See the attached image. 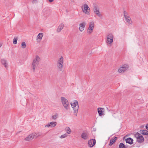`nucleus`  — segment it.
<instances>
[{
  "mask_svg": "<svg viewBox=\"0 0 148 148\" xmlns=\"http://www.w3.org/2000/svg\"><path fill=\"white\" fill-rule=\"evenodd\" d=\"M40 61V57L38 56H36L34 58L31 65V67L34 71L38 66Z\"/></svg>",
  "mask_w": 148,
  "mask_h": 148,
  "instance_id": "f257e3e1",
  "label": "nucleus"
},
{
  "mask_svg": "<svg viewBox=\"0 0 148 148\" xmlns=\"http://www.w3.org/2000/svg\"><path fill=\"white\" fill-rule=\"evenodd\" d=\"M64 58L62 56H61L57 60L56 66L58 70L60 71H62L63 67Z\"/></svg>",
  "mask_w": 148,
  "mask_h": 148,
  "instance_id": "f03ea898",
  "label": "nucleus"
},
{
  "mask_svg": "<svg viewBox=\"0 0 148 148\" xmlns=\"http://www.w3.org/2000/svg\"><path fill=\"white\" fill-rule=\"evenodd\" d=\"M71 105L74 110V114L75 116H77L79 109V105L78 101L75 100L74 102L71 103Z\"/></svg>",
  "mask_w": 148,
  "mask_h": 148,
  "instance_id": "7ed1b4c3",
  "label": "nucleus"
},
{
  "mask_svg": "<svg viewBox=\"0 0 148 148\" xmlns=\"http://www.w3.org/2000/svg\"><path fill=\"white\" fill-rule=\"evenodd\" d=\"M124 17L126 22L127 23L128 25H132V21L131 19L130 16L128 15V13L125 11L123 12Z\"/></svg>",
  "mask_w": 148,
  "mask_h": 148,
  "instance_id": "20e7f679",
  "label": "nucleus"
},
{
  "mask_svg": "<svg viewBox=\"0 0 148 148\" xmlns=\"http://www.w3.org/2000/svg\"><path fill=\"white\" fill-rule=\"evenodd\" d=\"M61 99L64 107L66 110H68L69 108V105L68 100L64 97H61Z\"/></svg>",
  "mask_w": 148,
  "mask_h": 148,
  "instance_id": "39448f33",
  "label": "nucleus"
},
{
  "mask_svg": "<svg viewBox=\"0 0 148 148\" xmlns=\"http://www.w3.org/2000/svg\"><path fill=\"white\" fill-rule=\"evenodd\" d=\"M81 7L84 13L88 15L90 14V8L87 4L86 3L84 4Z\"/></svg>",
  "mask_w": 148,
  "mask_h": 148,
  "instance_id": "423d86ee",
  "label": "nucleus"
},
{
  "mask_svg": "<svg viewBox=\"0 0 148 148\" xmlns=\"http://www.w3.org/2000/svg\"><path fill=\"white\" fill-rule=\"evenodd\" d=\"M113 35L112 33H109L107 36L106 43L111 46L113 42Z\"/></svg>",
  "mask_w": 148,
  "mask_h": 148,
  "instance_id": "0eeeda50",
  "label": "nucleus"
},
{
  "mask_svg": "<svg viewBox=\"0 0 148 148\" xmlns=\"http://www.w3.org/2000/svg\"><path fill=\"white\" fill-rule=\"evenodd\" d=\"M94 24L93 21L90 22L89 23V27L87 30V32L88 34H91L93 32L94 28Z\"/></svg>",
  "mask_w": 148,
  "mask_h": 148,
  "instance_id": "6e6552de",
  "label": "nucleus"
},
{
  "mask_svg": "<svg viewBox=\"0 0 148 148\" xmlns=\"http://www.w3.org/2000/svg\"><path fill=\"white\" fill-rule=\"evenodd\" d=\"M39 135H37L36 133H33L29 134L27 137L25 139V140L26 141H30L32 140L33 138H36Z\"/></svg>",
  "mask_w": 148,
  "mask_h": 148,
  "instance_id": "1a4fd4ad",
  "label": "nucleus"
},
{
  "mask_svg": "<svg viewBox=\"0 0 148 148\" xmlns=\"http://www.w3.org/2000/svg\"><path fill=\"white\" fill-rule=\"evenodd\" d=\"M135 136L137 138V141L138 142L141 143L144 141V138L143 136L139 133L137 132L135 134Z\"/></svg>",
  "mask_w": 148,
  "mask_h": 148,
  "instance_id": "9d476101",
  "label": "nucleus"
},
{
  "mask_svg": "<svg viewBox=\"0 0 148 148\" xmlns=\"http://www.w3.org/2000/svg\"><path fill=\"white\" fill-rule=\"evenodd\" d=\"M128 65L127 64H125L119 69L118 71L120 73H123L128 68Z\"/></svg>",
  "mask_w": 148,
  "mask_h": 148,
  "instance_id": "9b49d317",
  "label": "nucleus"
},
{
  "mask_svg": "<svg viewBox=\"0 0 148 148\" xmlns=\"http://www.w3.org/2000/svg\"><path fill=\"white\" fill-rule=\"evenodd\" d=\"M57 124V123L56 122H51L48 123V124L45 125V127H51V128L55 127Z\"/></svg>",
  "mask_w": 148,
  "mask_h": 148,
  "instance_id": "f8f14e48",
  "label": "nucleus"
},
{
  "mask_svg": "<svg viewBox=\"0 0 148 148\" xmlns=\"http://www.w3.org/2000/svg\"><path fill=\"white\" fill-rule=\"evenodd\" d=\"M85 25L86 23L84 22L81 23L79 24V29L80 32H82L84 30Z\"/></svg>",
  "mask_w": 148,
  "mask_h": 148,
  "instance_id": "ddd939ff",
  "label": "nucleus"
},
{
  "mask_svg": "<svg viewBox=\"0 0 148 148\" xmlns=\"http://www.w3.org/2000/svg\"><path fill=\"white\" fill-rule=\"evenodd\" d=\"M96 141L95 139H92L88 141V144L90 147H92L96 144Z\"/></svg>",
  "mask_w": 148,
  "mask_h": 148,
  "instance_id": "4468645a",
  "label": "nucleus"
},
{
  "mask_svg": "<svg viewBox=\"0 0 148 148\" xmlns=\"http://www.w3.org/2000/svg\"><path fill=\"white\" fill-rule=\"evenodd\" d=\"M1 63L6 68L8 67V64L6 60L4 59H2L1 60Z\"/></svg>",
  "mask_w": 148,
  "mask_h": 148,
  "instance_id": "2eb2a0df",
  "label": "nucleus"
},
{
  "mask_svg": "<svg viewBox=\"0 0 148 148\" xmlns=\"http://www.w3.org/2000/svg\"><path fill=\"white\" fill-rule=\"evenodd\" d=\"M103 110H104L103 108H99L97 109L98 112L100 116H101L104 114L103 113V111H102Z\"/></svg>",
  "mask_w": 148,
  "mask_h": 148,
  "instance_id": "dca6fc26",
  "label": "nucleus"
},
{
  "mask_svg": "<svg viewBox=\"0 0 148 148\" xmlns=\"http://www.w3.org/2000/svg\"><path fill=\"white\" fill-rule=\"evenodd\" d=\"M64 27V25L62 23L60 24L58 27L57 29V32H60L61 31V30L63 29Z\"/></svg>",
  "mask_w": 148,
  "mask_h": 148,
  "instance_id": "f3484780",
  "label": "nucleus"
},
{
  "mask_svg": "<svg viewBox=\"0 0 148 148\" xmlns=\"http://www.w3.org/2000/svg\"><path fill=\"white\" fill-rule=\"evenodd\" d=\"M125 141L127 143H128L130 144H132L133 143V140L131 138H127L125 140Z\"/></svg>",
  "mask_w": 148,
  "mask_h": 148,
  "instance_id": "a211bd4d",
  "label": "nucleus"
},
{
  "mask_svg": "<svg viewBox=\"0 0 148 148\" xmlns=\"http://www.w3.org/2000/svg\"><path fill=\"white\" fill-rule=\"evenodd\" d=\"M117 139V137H115L114 138H112L110 140V143H109V145L111 146L116 141Z\"/></svg>",
  "mask_w": 148,
  "mask_h": 148,
  "instance_id": "6ab92c4d",
  "label": "nucleus"
},
{
  "mask_svg": "<svg viewBox=\"0 0 148 148\" xmlns=\"http://www.w3.org/2000/svg\"><path fill=\"white\" fill-rule=\"evenodd\" d=\"M81 137L84 140H86L88 139V135L86 133L84 132L82 134Z\"/></svg>",
  "mask_w": 148,
  "mask_h": 148,
  "instance_id": "aec40b11",
  "label": "nucleus"
},
{
  "mask_svg": "<svg viewBox=\"0 0 148 148\" xmlns=\"http://www.w3.org/2000/svg\"><path fill=\"white\" fill-rule=\"evenodd\" d=\"M140 132L144 135H148V131L146 130H141L140 131Z\"/></svg>",
  "mask_w": 148,
  "mask_h": 148,
  "instance_id": "412c9836",
  "label": "nucleus"
},
{
  "mask_svg": "<svg viewBox=\"0 0 148 148\" xmlns=\"http://www.w3.org/2000/svg\"><path fill=\"white\" fill-rule=\"evenodd\" d=\"M43 36V34L42 33H39L37 37V39H39L40 40L42 39Z\"/></svg>",
  "mask_w": 148,
  "mask_h": 148,
  "instance_id": "4be33fe9",
  "label": "nucleus"
},
{
  "mask_svg": "<svg viewBox=\"0 0 148 148\" xmlns=\"http://www.w3.org/2000/svg\"><path fill=\"white\" fill-rule=\"evenodd\" d=\"M65 130L67 134H70L71 132V130L69 127H66Z\"/></svg>",
  "mask_w": 148,
  "mask_h": 148,
  "instance_id": "5701e85b",
  "label": "nucleus"
},
{
  "mask_svg": "<svg viewBox=\"0 0 148 148\" xmlns=\"http://www.w3.org/2000/svg\"><path fill=\"white\" fill-rule=\"evenodd\" d=\"M119 148H126V147L123 143H121L119 145Z\"/></svg>",
  "mask_w": 148,
  "mask_h": 148,
  "instance_id": "b1692460",
  "label": "nucleus"
},
{
  "mask_svg": "<svg viewBox=\"0 0 148 148\" xmlns=\"http://www.w3.org/2000/svg\"><path fill=\"white\" fill-rule=\"evenodd\" d=\"M94 12L99 17H100L101 16V15L99 11V10H96Z\"/></svg>",
  "mask_w": 148,
  "mask_h": 148,
  "instance_id": "393cba45",
  "label": "nucleus"
},
{
  "mask_svg": "<svg viewBox=\"0 0 148 148\" xmlns=\"http://www.w3.org/2000/svg\"><path fill=\"white\" fill-rule=\"evenodd\" d=\"M68 136V135L67 134L65 133L64 134L62 135L60 137V138L61 139H62L64 138H65L66 137H67Z\"/></svg>",
  "mask_w": 148,
  "mask_h": 148,
  "instance_id": "a878e982",
  "label": "nucleus"
},
{
  "mask_svg": "<svg viewBox=\"0 0 148 148\" xmlns=\"http://www.w3.org/2000/svg\"><path fill=\"white\" fill-rule=\"evenodd\" d=\"M26 45L25 42H23L21 43V47L23 49L26 48Z\"/></svg>",
  "mask_w": 148,
  "mask_h": 148,
  "instance_id": "bb28decb",
  "label": "nucleus"
},
{
  "mask_svg": "<svg viewBox=\"0 0 148 148\" xmlns=\"http://www.w3.org/2000/svg\"><path fill=\"white\" fill-rule=\"evenodd\" d=\"M17 38H14L13 40V43L14 44H16L17 43Z\"/></svg>",
  "mask_w": 148,
  "mask_h": 148,
  "instance_id": "cd10ccee",
  "label": "nucleus"
},
{
  "mask_svg": "<svg viewBox=\"0 0 148 148\" xmlns=\"http://www.w3.org/2000/svg\"><path fill=\"white\" fill-rule=\"evenodd\" d=\"M53 119L55 120L58 117V115L57 114H56L53 115L52 116Z\"/></svg>",
  "mask_w": 148,
  "mask_h": 148,
  "instance_id": "c85d7f7f",
  "label": "nucleus"
},
{
  "mask_svg": "<svg viewBox=\"0 0 148 148\" xmlns=\"http://www.w3.org/2000/svg\"><path fill=\"white\" fill-rule=\"evenodd\" d=\"M99 10V9L97 8L96 7H95L94 9V12H95V11L96 10Z\"/></svg>",
  "mask_w": 148,
  "mask_h": 148,
  "instance_id": "c756f323",
  "label": "nucleus"
},
{
  "mask_svg": "<svg viewBox=\"0 0 148 148\" xmlns=\"http://www.w3.org/2000/svg\"><path fill=\"white\" fill-rule=\"evenodd\" d=\"M146 128L148 130V124H147V125L146 126Z\"/></svg>",
  "mask_w": 148,
  "mask_h": 148,
  "instance_id": "7c9ffc66",
  "label": "nucleus"
},
{
  "mask_svg": "<svg viewBox=\"0 0 148 148\" xmlns=\"http://www.w3.org/2000/svg\"><path fill=\"white\" fill-rule=\"evenodd\" d=\"M48 0L50 2H52L53 1V0Z\"/></svg>",
  "mask_w": 148,
  "mask_h": 148,
  "instance_id": "2f4dec72",
  "label": "nucleus"
},
{
  "mask_svg": "<svg viewBox=\"0 0 148 148\" xmlns=\"http://www.w3.org/2000/svg\"><path fill=\"white\" fill-rule=\"evenodd\" d=\"M36 1V0H33V2L34 3V1Z\"/></svg>",
  "mask_w": 148,
  "mask_h": 148,
  "instance_id": "473e14b6",
  "label": "nucleus"
},
{
  "mask_svg": "<svg viewBox=\"0 0 148 148\" xmlns=\"http://www.w3.org/2000/svg\"><path fill=\"white\" fill-rule=\"evenodd\" d=\"M107 108V109H108V111H110V110H108V108Z\"/></svg>",
  "mask_w": 148,
  "mask_h": 148,
  "instance_id": "72a5a7b5",
  "label": "nucleus"
}]
</instances>
